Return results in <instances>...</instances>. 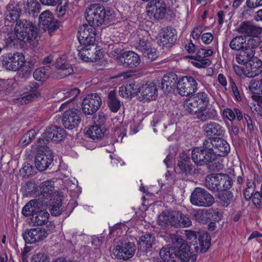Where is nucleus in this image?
Segmentation results:
<instances>
[{
  "mask_svg": "<svg viewBox=\"0 0 262 262\" xmlns=\"http://www.w3.org/2000/svg\"><path fill=\"white\" fill-rule=\"evenodd\" d=\"M209 103L208 94L199 92L184 101V107L188 113L202 121L215 120L218 117L217 112L213 108H208Z\"/></svg>",
  "mask_w": 262,
  "mask_h": 262,
  "instance_id": "nucleus-1",
  "label": "nucleus"
},
{
  "mask_svg": "<svg viewBox=\"0 0 262 262\" xmlns=\"http://www.w3.org/2000/svg\"><path fill=\"white\" fill-rule=\"evenodd\" d=\"M96 35V28L90 25L84 24L79 28L78 39L83 46L81 50H88L91 46H94Z\"/></svg>",
  "mask_w": 262,
  "mask_h": 262,
  "instance_id": "nucleus-2",
  "label": "nucleus"
},
{
  "mask_svg": "<svg viewBox=\"0 0 262 262\" xmlns=\"http://www.w3.org/2000/svg\"><path fill=\"white\" fill-rule=\"evenodd\" d=\"M259 45V40L254 43L252 47H247L241 50L236 56V59L238 63L245 65L249 63V66L256 64L257 66H261L262 61L257 57L254 56L255 49Z\"/></svg>",
  "mask_w": 262,
  "mask_h": 262,
  "instance_id": "nucleus-3",
  "label": "nucleus"
},
{
  "mask_svg": "<svg viewBox=\"0 0 262 262\" xmlns=\"http://www.w3.org/2000/svg\"><path fill=\"white\" fill-rule=\"evenodd\" d=\"M16 32L24 41L32 40L37 37V28L32 22L26 19L20 20L17 22L15 26Z\"/></svg>",
  "mask_w": 262,
  "mask_h": 262,
  "instance_id": "nucleus-4",
  "label": "nucleus"
},
{
  "mask_svg": "<svg viewBox=\"0 0 262 262\" xmlns=\"http://www.w3.org/2000/svg\"><path fill=\"white\" fill-rule=\"evenodd\" d=\"M86 19L90 25L99 26L104 21L105 10L103 6L99 4L91 5L86 10Z\"/></svg>",
  "mask_w": 262,
  "mask_h": 262,
  "instance_id": "nucleus-5",
  "label": "nucleus"
},
{
  "mask_svg": "<svg viewBox=\"0 0 262 262\" xmlns=\"http://www.w3.org/2000/svg\"><path fill=\"white\" fill-rule=\"evenodd\" d=\"M190 201L192 205L202 207H209L214 202L213 197L205 189L201 188H196L193 190Z\"/></svg>",
  "mask_w": 262,
  "mask_h": 262,
  "instance_id": "nucleus-6",
  "label": "nucleus"
},
{
  "mask_svg": "<svg viewBox=\"0 0 262 262\" xmlns=\"http://www.w3.org/2000/svg\"><path fill=\"white\" fill-rule=\"evenodd\" d=\"M198 84L195 79L190 76L181 77L177 85L179 94L183 96L194 94L198 89Z\"/></svg>",
  "mask_w": 262,
  "mask_h": 262,
  "instance_id": "nucleus-7",
  "label": "nucleus"
},
{
  "mask_svg": "<svg viewBox=\"0 0 262 262\" xmlns=\"http://www.w3.org/2000/svg\"><path fill=\"white\" fill-rule=\"evenodd\" d=\"M101 103V99L99 95L96 93L89 94L82 101V111L86 115H92L98 110Z\"/></svg>",
  "mask_w": 262,
  "mask_h": 262,
  "instance_id": "nucleus-8",
  "label": "nucleus"
},
{
  "mask_svg": "<svg viewBox=\"0 0 262 262\" xmlns=\"http://www.w3.org/2000/svg\"><path fill=\"white\" fill-rule=\"evenodd\" d=\"M135 244L130 242H122L113 250V254L118 259L126 260L132 257L136 251Z\"/></svg>",
  "mask_w": 262,
  "mask_h": 262,
  "instance_id": "nucleus-9",
  "label": "nucleus"
},
{
  "mask_svg": "<svg viewBox=\"0 0 262 262\" xmlns=\"http://www.w3.org/2000/svg\"><path fill=\"white\" fill-rule=\"evenodd\" d=\"M80 112L75 108H70L66 111L62 115V123L64 127L70 130L78 126L81 122Z\"/></svg>",
  "mask_w": 262,
  "mask_h": 262,
  "instance_id": "nucleus-10",
  "label": "nucleus"
},
{
  "mask_svg": "<svg viewBox=\"0 0 262 262\" xmlns=\"http://www.w3.org/2000/svg\"><path fill=\"white\" fill-rule=\"evenodd\" d=\"M186 238L188 240L195 241V243L199 246L195 247V249H200V252L202 253L206 252L210 246V237L209 234L206 232L199 233L198 241H196L198 235L194 231H189L186 234Z\"/></svg>",
  "mask_w": 262,
  "mask_h": 262,
  "instance_id": "nucleus-11",
  "label": "nucleus"
},
{
  "mask_svg": "<svg viewBox=\"0 0 262 262\" xmlns=\"http://www.w3.org/2000/svg\"><path fill=\"white\" fill-rule=\"evenodd\" d=\"M39 23L40 27L42 26L43 29L48 31L50 35L59 27L58 22L53 18L52 12L49 10H46L40 14Z\"/></svg>",
  "mask_w": 262,
  "mask_h": 262,
  "instance_id": "nucleus-12",
  "label": "nucleus"
},
{
  "mask_svg": "<svg viewBox=\"0 0 262 262\" xmlns=\"http://www.w3.org/2000/svg\"><path fill=\"white\" fill-rule=\"evenodd\" d=\"M48 234L45 229L35 228L26 230L23 237L26 244H32L43 240Z\"/></svg>",
  "mask_w": 262,
  "mask_h": 262,
  "instance_id": "nucleus-13",
  "label": "nucleus"
},
{
  "mask_svg": "<svg viewBox=\"0 0 262 262\" xmlns=\"http://www.w3.org/2000/svg\"><path fill=\"white\" fill-rule=\"evenodd\" d=\"M147 12L150 17L156 19H162L166 12V6L162 0H152L147 5Z\"/></svg>",
  "mask_w": 262,
  "mask_h": 262,
  "instance_id": "nucleus-14",
  "label": "nucleus"
},
{
  "mask_svg": "<svg viewBox=\"0 0 262 262\" xmlns=\"http://www.w3.org/2000/svg\"><path fill=\"white\" fill-rule=\"evenodd\" d=\"M206 144L208 145L215 149L217 155L219 156H226L230 150L229 144L225 140L220 138H210L206 140Z\"/></svg>",
  "mask_w": 262,
  "mask_h": 262,
  "instance_id": "nucleus-15",
  "label": "nucleus"
},
{
  "mask_svg": "<svg viewBox=\"0 0 262 262\" xmlns=\"http://www.w3.org/2000/svg\"><path fill=\"white\" fill-rule=\"evenodd\" d=\"M214 214L217 216L220 215L219 212L215 211L212 209H197L193 210L191 213L192 217L197 222L202 224L207 223L212 220H217L216 217H213Z\"/></svg>",
  "mask_w": 262,
  "mask_h": 262,
  "instance_id": "nucleus-16",
  "label": "nucleus"
},
{
  "mask_svg": "<svg viewBox=\"0 0 262 262\" xmlns=\"http://www.w3.org/2000/svg\"><path fill=\"white\" fill-rule=\"evenodd\" d=\"M176 31L174 29L170 27L163 28L159 34L160 45L163 47H170L176 41Z\"/></svg>",
  "mask_w": 262,
  "mask_h": 262,
  "instance_id": "nucleus-17",
  "label": "nucleus"
},
{
  "mask_svg": "<svg viewBox=\"0 0 262 262\" xmlns=\"http://www.w3.org/2000/svg\"><path fill=\"white\" fill-rule=\"evenodd\" d=\"M258 40L259 39L257 37L246 38L242 36H236L231 40L229 46L232 49L240 51L247 47H252V45H254V43Z\"/></svg>",
  "mask_w": 262,
  "mask_h": 262,
  "instance_id": "nucleus-18",
  "label": "nucleus"
},
{
  "mask_svg": "<svg viewBox=\"0 0 262 262\" xmlns=\"http://www.w3.org/2000/svg\"><path fill=\"white\" fill-rule=\"evenodd\" d=\"M174 255L181 262H195L196 259V255L193 251H191L190 247L183 244L177 250Z\"/></svg>",
  "mask_w": 262,
  "mask_h": 262,
  "instance_id": "nucleus-19",
  "label": "nucleus"
},
{
  "mask_svg": "<svg viewBox=\"0 0 262 262\" xmlns=\"http://www.w3.org/2000/svg\"><path fill=\"white\" fill-rule=\"evenodd\" d=\"M41 198H44L45 200L42 201V203L48 205L51 204V201L52 198L54 196V186L53 182L51 181L47 180L42 182L39 186Z\"/></svg>",
  "mask_w": 262,
  "mask_h": 262,
  "instance_id": "nucleus-20",
  "label": "nucleus"
},
{
  "mask_svg": "<svg viewBox=\"0 0 262 262\" xmlns=\"http://www.w3.org/2000/svg\"><path fill=\"white\" fill-rule=\"evenodd\" d=\"M42 154H38L35 157V164L37 169L43 171L47 169L53 160V155L49 151Z\"/></svg>",
  "mask_w": 262,
  "mask_h": 262,
  "instance_id": "nucleus-21",
  "label": "nucleus"
},
{
  "mask_svg": "<svg viewBox=\"0 0 262 262\" xmlns=\"http://www.w3.org/2000/svg\"><path fill=\"white\" fill-rule=\"evenodd\" d=\"M140 62V56L133 51L124 52L117 59L118 64H126V66H138Z\"/></svg>",
  "mask_w": 262,
  "mask_h": 262,
  "instance_id": "nucleus-22",
  "label": "nucleus"
},
{
  "mask_svg": "<svg viewBox=\"0 0 262 262\" xmlns=\"http://www.w3.org/2000/svg\"><path fill=\"white\" fill-rule=\"evenodd\" d=\"M7 11L5 13L6 19L9 22H15L19 17V14L22 8L19 7L17 2L11 0L6 7Z\"/></svg>",
  "mask_w": 262,
  "mask_h": 262,
  "instance_id": "nucleus-23",
  "label": "nucleus"
},
{
  "mask_svg": "<svg viewBox=\"0 0 262 262\" xmlns=\"http://www.w3.org/2000/svg\"><path fill=\"white\" fill-rule=\"evenodd\" d=\"M177 75L172 72L165 74L162 80L161 88L165 93H169L178 84Z\"/></svg>",
  "mask_w": 262,
  "mask_h": 262,
  "instance_id": "nucleus-24",
  "label": "nucleus"
},
{
  "mask_svg": "<svg viewBox=\"0 0 262 262\" xmlns=\"http://www.w3.org/2000/svg\"><path fill=\"white\" fill-rule=\"evenodd\" d=\"M142 98L145 101L155 100L157 97V89L155 84L147 82L141 84L140 92Z\"/></svg>",
  "mask_w": 262,
  "mask_h": 262,
  "instance_id": "nucleus-25",
  "label": "nucleus"
},
{
  "mask_svg": "<svg viewBox=\"0 0 262 262\" xmlns=\"http://www.w3.org/2000/svg\"><path fill=\"white\" fill-rule=\"evenodd\" d=\"M18 4L22 11L33 16L39 12L40 5L36 0H22Z\"/></svg>",
  "mask_w": 262,
  "mask_h": 262,
  "instance_id": "nucleus-26",
  "label": "nucleus"
},
{
  "mask_svg": "<svg viewBox=\"0 0 262 262\" xmlns=\"http://www.w3.org/2000/svg\"><path fill=\"white\" fill-rule=\"evenodd\" d=\"M236 74L242 77H254L262 72V67H233Z\"/></svg>",
  "mask_w": 262,
  "mask_h": 262,
  "instance_id": "nucleus-27",
  "label": "nucleus"
},
{
  "mask_svg": "<svg viewBox=\"0 0 262 262\" xmlns=\"http://www.w3.org/2000/svg\"><path fill=\"white\" fill-rule=\"evenodd\" d=\"M177 211L172 210H165L162 211L159 215L158 223L159 225L165 227L170 226L174 227Z\"/></svg>",
  "mask_w": 262,
  "mask_h": 262,
  "instance_id": "nucleus-28",
  "label": "nucleus"
},
{
  "mask_svg": "<svg viewBox=\"0 0 262 262\" xmlns=\"http://www.w3.org/2000/svg\"><path fill=\"white\" fill-rule=\"evenodd\" d=\"M238 32L247 36H257L261 33V29L250 21H244L241 24Z\"/></svg>",
  "mask_w": 262,
  "mask_h": 262,
  "instance_id": "nucleus-29",
  "label": "nucleus"
},
{
  "mask_svg": "<svg viewBox=\"0 0 262 262\" xmlns=\"http://www.w3.org/2000/svg\"><path fill=\"white\" fill-rule=\"evenodd\" d=\"M3 66H24L25 57L21 53H9L3 57Z\"/></svg>",
  "mask_w": 262,
  "mask_h": 262,
  "instance_id": "nucleus-30",
  "label": "nucleus"
},
{
  "mask_svg": "<svg viewBox=\"0 0 262 262\" xmlns=\"http://www.w3.org/2000/svg\"><path fill=\"white\" fill-rule=\"evenodd\" d=\"M45 132L50 141L56 142L62 140L66 135L63 128L56 125L46 130Z\"/></svg>",
  "mask_w": 262,
  "mask_h": 262,
  "instance_id": "nucleus-31",
  "label": "nucleus"
},
{
  "mask_svg": "<svg viewBox=\"0 0 262 262\" xmlns=\"http://www.w3.org/2000/svg\"><path fill=\"white\" fill-rule=\"evenodd\" d=\"M177 166L180 170L179 173L187 176L193 173V166L189 161V158L186 155H181L178 160Z\"/></svg>",
  "mask_w": 262,
  "mask_h": 262,
  "instance_id": "nucleus-32",
  "label": "nucleus"
},
{
  "mask_svg": "<svg viewBox=\"0 0 262 262\" xmlns=\"http://www.w3.org/2000/svg\"><path fill=\"white\" fill-rule=\"evenodd\" d=\"M49 216L48 211L38 210L32 215L31 217V222L33 226H41L48 222Z\"/></svg>",
  "mask_w": 262,
  "mask_h": 262,
  "instance_id": "nucleus-33",
  "label": "nucleus"
},
{
  "mask_svg": "<svg viewBox=\"0 0 262 262\" xmlns=\"http://www.w3.org/2000/svg\"><path fill=\"white\" fill-rule=\"evenodd\" d=\"M155 237L151 234L146 233L142 235L138 241L139 248L143 251H146L151 248L155 243Z\"/></svg>",
  "mask_w": 262,
  "mask_h": 262,
  "instance_id": "nucleus-34",
  "label": "nucleus"
},
{
  "mask_svg": "<svg viewBox=\"0 0 262 262\" xmlns=\"http://www.w3.org/2000/svg\"><path fill=\"white\" fill-rule=\"evenodd\" d=\"M132 46L136 50L143 53H145L151 49V45L147 37L145 36L141 37L140 34L138 35V39L133 42Z\"/></svg>",
  "mask_w": 262,
  "mask_h": 262,
  "instance_id": "nucleus-35",
  "label": "nucleus"
},
{
  "mask_svg": "<svg viewBox=\"0 0 262 262\" xmlns=\"http://www.w3.org/2000/svg\"><path fill=\"white\" fill-rule=\"evenodd\" d=\"M205 186L211 191H218L220 186L219 173H213L208 176L205 180Z\"/></svg>",
  "mask_w": 262,
  "mask_h": 262,
  "instance_id": "nucleus-36",
  "label": "nucleus"
},
{
  "mask_svg": "<svg viewBox=\"0 0 262 262\" xmlns=\"http://www.w3.org/2000/svg\"><path fill=\"white\" fill-rule=\"evenodd\" d=\"M204 130L207 136L221 135L223 134L222 127L217 123L210 122L204 126Z\"/></svg>",
  "mask_w": 262,
  "mask_h": 262,
  "instance_id": "nucleus-37",
  "label": "nucleus"
},
{
  "mask_svg": "<svg viewBox=\"0 0 262 262\" xmlns=\"http://www.w3.org/2000/svg\"><path fill=\"white\" fill-rule=\"evenodd\" d=\"M204 148L203 165L207 164L213 161L216 159L217 152L214 150V149L211 146L208 147V145L206 144V140L203 142Z\"/></svg>",
  "mask_w": 262,
  "mask_h": 262,
  "instance_id": "nucleus-38",
  "label": "nucleus"
},
{
  "mask_svg": "<svg viewBox=\"0 0 262 262\" xmlns=\"http://www.w3.org/2000/svg\"><path fill=\"white\" fill-rule=\"evenodd\" d=\"M103 128L99 125H93L86 130V134L90 138L96 140L101 139L104 136Z\"/></svg>",
  "mask_w": 262,
  "mask_h": 262,
  "instance_id": "nucleus-39",
  "label": "nucleus"
},
{
  "mask_svg": "<svg viewBox=\"0 0 262 262\" xmlns=\"http://www.w3.org/2000/svg\"><path fill=\"white\" fill-rule=\"evenodd\" d=\"M108 106L110 110L114 113H116L120 109L121 102L116 97L115 91H111L108 94Z\"/></svg>",
  "mask_w": 262,
  "mask_h": 262,
  "instance_id": "nucleus-40",
  "label": "nucleus"
},
{
  "mask_svg": "<svg viewBox=\"0 0 262 262\" xmlns=\"http://www.w3.org/2000/svg\"><path fill=\"white\" fill-rule=\"evenodd\" d=\"M174 227L176 228H186L190 227L192 222L189 216L177 211Z\"/></svg>",
  "mask_w": 262,
  "mask_h": 262,
  "instance_id": "nucleus-41",
  "label": "nucleus"
},
{
  "mask_svg": "<svg viewBox=\"0 0 262 262\" xmlns=\"http://www.w3.org/2000/svg\"><path fill=\"white\" fill-rule=\"evenodd\" d=\"M223 115L230 121L235 120L236 117L238 121H241L243 119L242 112L236 108H234L233 110L230 108H225L223 111Z\"/></svg>",
  "mask_w": 262,
  "mask_h": 262,
  "instance_id": "nucleus-42",
  "label": "nucleus"
},
{
  "mask_svg": "<svg viewBox=\"0 0 262 262\" xmlns=\"http://www.w3.org/2000/svg\"><path fill=\"white\" fill-rule=\"evenodd\" d=\"M79 93L80 91L77 88L68 89L60 92L59 93L60 96H61L63 94L64 95V98H70V99L62 103L60 106V109H62L64 107L65 105H66L69 102L74 100L79 95Z\"/></svg>",
  "mask_w": 262,
  "mask_h": 262,
  "instance_id": "nucleus-43",
  "label": "nucleus"
},
{
  "mask_svg": "<svg viewBox=\"0 0 262 262\" xmlns=\"http://www.w3.org/2000/svg\"><path fill=\"white\" fill-rule=\"evenodd\" d=\"M177 250L171 249L168 247H163L160 251L159 254L161 258L163 259L162 261H175L174 258L176 256L174 253Z\"/></svg>",
  "mask_w": 262,
  "mask_h": 262,
  "instance_id": "nucleus-44",
  "label": "nucleus"
},
{
  "mask_svg": "<svg viewBox=\"0 0 262 262\" xmlns=\"http://www.w3.org/2000/svg\"><path fill=\"white\" fill-rule=\"evenodd\" d=\"M204 150L203 146L202 147H194L191 151L192 160L197 165H203Z\"/></svg>",
  "mask_w": 262,
  "mask_h": 262,
  "instance_id": "nucleus-45",
  "label": "nucleus"
},
{
  "mask_svg": "<svg viewBox=\"0 0 262 262\" xmlns=\"http://www.w3.org/2000/svg\"><path fill=\"white\" fill-rule=\"evenodd\" d=\"M39 209L38 202L36 200H31L22 209V213L26 216H32V215L36 213Z\"/></svg>",
  "mask_w": 262,
  "mask_h": 262,
  "instance_id": "nucleus-46",
  "label": "nucleus"
},
{
  "mask_svg": "<svg viewBox=\"0 0 262 262\" xmlns=\"http://www.w3.org/2000/svg\"><path fill=\"white\" fill-rule=\"evenodd\" d=\"M219 182L220 183L219 191L229 189L233 184L231 178L228 175L223 173H219Z\"/></svg>",
  "mask_w": 262,
  "mask_h": 262,
  "instance_id": "nucleus-47",
  "label": "nucleus"
},
{
  "mask_svg": "<svg viewBox=\"0 0 262 262\" xmlns=\"http://www.w3.org/2000/svg\"><path fill=\"white\" fill-rule=\"evenodd\" d=\"M255 185L252 180L247 179L246 182V187L243 190V195L245 200L249 201L255 194Z\"/></svg>",
  "mask_w": 262,
  "mask_h": 262,
  "instance_id": "nucleus-48",
  "label": "nucleus"
},
{
  "mask_svg": "<svg viewBox=\"0 0 262 262\" xmlns=\"http://www.w3.org/2000/svg\"><path fill=\"white\" fill-rule=\"evenodd\" d=\"M138 67H134L135 69L130 70L129 71L124 72L121 74L117 75L114 77H112L110 79L117 78L120 77H123L124 78H128L132 76H141L144 75L146 74V72L143 68H136Z\"/></svg>",
  "mask_w": 262,
  "mask_h": 262,
  "instance_id": "nucleus-49",
  "label": "nucleus"
},
{
  "mask_svg": "<svg viewBox=\"0 0 262 262\" xmlns=\"http://www.w3.org/2000/svg\"><path fill=\"white\" fill-rule=\"evenodd\" d=\"M6 68L7 70L17 71V74L21 78H27L31 75L30 67H6Z\"/></svg>",
  "mask_w": 262,
  "mask_h": 262,
  "instance_id": "nucleus-50",
  "label": "nucleus"
},
{
  "mask_svg": "<svg viewBox=\"0 0 262 262\" xmlns=\"http://www.w3.org/2000/svg\"><path fill=\"white\" fill-rule=\"evenodd\" d=\"M46 67H40L34 71L33 77L36 80L44 81L49 78L50 71Z\"/></svg>",
  "mask_w": 262,
  "mask_h": 262,
  "instance_id": "nucleus-51",
  "label": "nucleus"
},
{
  "mask_svg": "<svg viewBox=\"0 0 262 262\" xmlns=\"http://www.w3.org/2000/svg\"><path fill=\"white\" fill-rule=\"evenodd\" d=\"M218 198L222 206L227 207L233 201V195L230 191L222 192L219 194Z\"/></svg>",
  "mask_w": 262,
  "mask_h": 262,
  "instance_id": "nucleus-52",
  "label": "nucleus"
},
{
  "mask_svg": "<svg viewBox=\"0 0 262 262\" xmlns=\"http://www.w3.org/2000/svg\"><path fill=\"white\" fill-rule=\"evenodd\" d=\"M68 0H59L58 5L56 8V15L58 17L63 16L69 8Z\"/></svg>",
  "mask_w": 262,
  "mask_h": 262,
  "instance_id": "nucleus-53",
  "label": "nucleus"
},
{
  "mask_svg": "<svg viewBox=\"0 0 262 262\" xmlns=\"http://www.w3.org/2000/svg\"><path fill=\"white\" fill-rule=\"evenodd\" d=\"M50 140L48 139L45 132L38 138L36 146L38 151L44 152V150L47 151V144L49 142Z\"/></svg>",
  "mask_w": 262,
  "mask_h": 262,
  "instance_id": "nucleus-54",
  "label": "nucleus"
},
{
  "mask_svg": "<svg viewBox=\"0 0 262 262\" xmlns=\"http://www.w3.org/2000/svg\"><path fill=\"white\" fill-rule=\"evenodd\" d=\"M188 59L189 63L192 64L193 66H201L200 63L194 61L192 59L201 62L202 66H209L211 63L210 60L208 58H202V59H198L193 56H185L180 59V61H184Z\"/></svg>",
  "mask_w": 262,
  "mask_h": 262,
  "instance_id": "nucleus-55",
  "label": "nucleus"
},
{
  "mask_svg": "<svg viewBox=\"0 0 262 262\" xmlns=\"http://www.w3.org/2000/svg\"><path fill=\"white\" fill-rule=\"evenodd\" d=\"M249 87L253 94L256 95L262 94V80H252Z\"/></svg>",
  "mask_w": 262,
  "mask_h": 262,
  "instance_id": "nucleus-56",
  "label": "nucleus"
},
{
  "mask_svg": "<svg viewBox=\"0 0 262 262\" xmlns=\"http://www.w3.org/2000/svg\"><path fill=\"white\" fill-rule=\"evenodd\" d=\"M36 132L34 129H31L27 132L21 138L20 144L23 146H26L30 143L35 138Z\"/></svg>",
  "mask_w": 262,
  "mask_h": 262,
  "instance_id": "nucleus-57",
  "label": "nucleus"
},
{
  "mask_svg": "<svg viewBox=\"0 0 262 262\" xmlns=\"http://www.w3.org/2000/svg\"><path fill=\"white\" fill-rule=\"evenodd\" d=\"M128 87V92L131 94V97H134L140 92L141 85H139L138 83L135 81H130L127 84Z\"/></svg>",
  "mask_w": 262,
  "mask_h": 262,
  "instance_id": "nucleus-58",
  "label": "nucleus"
},
{
  "mask_svg": "<svg viewBox=\"0 0 262 262\" xmlns=\"http://www.w3.org/2000/svg\"><path fill=\"white\" fill-rule=\"evenodd\" d=\"M72 67H57L56 72L59 78H63L73 72Z\"/></svg>",
  "mask_w": 262,
  "mask_h": 262,
  "instance_id": "nucleus-59",
  "label": "nucleus"
},
{
  "mask_svg": "<svg viewBox=\"0 0 262 262\" xmlns=\"http://www.w3.org/2000/svg\"><path fill=\"white\" fill-rule=\"evenodd\" d=\"M39 85L35 81L30 82L29 84L24 89V94H35L36 95V98L40 95L38 91Z\"/></svg>",
  "mask_w": 262,
  "mask_h": 262,
  "instance_id": "nucleus-60",
  "label": "nucleus"
},
{
  "mask_svg": "<svg viewBox=\"0 0 262 262\" xmlns=\"http://www.w3.org/2000/svg\"><path fill=\"white\" fill-rule=\"evenodd\" d=\"M18 38L15 34L13 33H9L6 38L5 42L7 47H15L18 43Z\"/></svg>",
  "mask_w": 262,
  "mask_h": 262,
  "instance_id": "nucleus-61",
  "label": "nucleus"
},
{
  "mask_svg": "<svg viewBox=\"0 0 262 262\" xmlns=\"http://www.w3.org/2000/svg\"><path fill=\"white\" fill-rule=\"evenodd\" d=\"M17 84L13 79H8L3 82V89L8 93L12 92L16 88Z\"/></svg>",
  "mask_w": 262,
  "mask_h": 262,
  "instance_id": "nucleus-62",
  "label": "nucleus"
},
{
  "mask_svg": "<svg viewBox=\"0 0 262 262\" xmlns=\"http://www.w3.org/2000/svg\"><path fill=\"white\" fill-rule=\"evenodd\" d=\"M24 95L17 99V102L21 104H27L36 98V95L35 94L24 93Z\"/></svg>",
  "mask_w": 262,
  "mask_h": 262,
  "instance_id": "nucleus-63",
  "label": "nucleus"
},
{
  "mask_svg": "<svg viewBox=\"0 0 262 262\" xmlns=\"http://www.w3.org/2000/svg\"><path fill=\"white\" fill-rule=\"evenodd\" d=\"M252 202L256 208L262 207V194L256 191L251 199Z\"/></svg>",
  "mask_w": 262,
  "mask_h": 262,
  "instance_id": "nucleus-64",
  "label": "nucleus"
}]
</instances>
